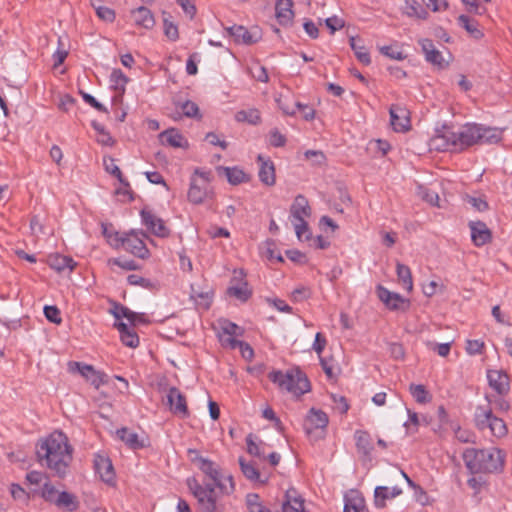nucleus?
Here are the masks:
<instances>
[{
	"label": "nucleus",
	"instance_id": "37998d69",
	"mask_svg": "<svg viewBox=\"0 0 512 512\" xmlns=\"http://www.w3.org/2000/svg\"><path fill=\"white\" fill-rule=\"evenodd\" d=\"M396 273L400 282H402L403 286L407 291H412L413 289V281L411 270L407 265L397 263Z\"/></svg>",
	"mask_w": 512,
	"mask_h": 512
},
{
	"label": "nucleus",
	"instance_id": "e433bc0d",
	"mask_svg": "<svg viewBox=\"0 0 512 512\" xmlns=\"http://www.w3.org/2000/svg\"><path fill=\"white\" fill-rule=\"evenodd\" d=\"M356 447L359 453L369 456L373 450L370 434L366 431L357 430L355 432Z\"/></svg>",
	"mask_w": 512,
	"mask_h": 512
},
{
	"label": "nucleus",
	"instance_id": "f8f14e48",
	"mask_svg": "<svg viewBox=\"0 0 512 512\" xmlns=\"http://www.w3.org/2000/svg\"><path fill=\"white\" fill-rule=\"evenodd\" d=\"M227 32L232 36L237 43L251 45L258 42L261 34L257 28L249 31L242 25H234L227 28Z\"/></svg>",
	"mask_w": 512,
	"mask_h": 512
},
{
	"label": "nucleus",
	"instance_id": "09e8293b",
	"mask_svg": "<svg viewBox=\"0 0 512 512\" xmlns=\"http://www.w3.org/2000/svg\"><path fill=\"white\" fill-rule=\"evenodd\" d=\"M216 487L219 489V493L222 495H230L235 491V482L232 475L223 476L221 474L220 481H218Z\"/></svg>",
	"mask_w": 512,
	"mask_h": 512
},
{
	"label": "nucleus",
	"instance_id": "4d7b16f0",
	"mask_svg": "<svg viewBox=\"0 0 512 512\" xmlns=\"http://www.w3.org/2000/svg\"><path fill=\"white\" fill-rule=\"evenodd\" d=\"M293 224H294L296 235L299 240H302L303 238L305 240H309L311 238L309 226H308V223L305 221V219L294 220Z\"/></svg>",
	"mask_w": 512,
	"mask_h": 512
},
{
	"label": "nucleus",
	"instance_id": "dca6fc26",
	"mask_svg": "<svg viewBox=\"0 0 512 512\" xmlns=\"http://www.w3.org/2000/svg\"><path fill=\"white\" fill-rule=\"evenodd\" d=\"M328 416L322 410L311 408L305 418L304 429L310 434L313 429H324L328 424Z\"/></svg>",
	"mask_w": 512,
	"mask_h": 512
},
{
	"label": "nucleus",
	"instance_id": "4c0bfd02",
	"mask_svg": "<svg viewBox=\"0 0 512 512\" xmlns=\"http://www.w3.org/2000/svg\"><path fill=\"white\" fill-rule=\"evenodd\" d=\"M350 46L359 62L364 65H369L371 63L369 52L363 45L360 38L350 37Z\"/></svg>",
	"mask_w": 512,
	"mask_h": 512
},
{
	"label": "nucleus",
	"instance_id": "1a4fd4ad",
	"mask_svg": "<svg viewBox=\"0 0 512 512\" xmlns=\"http://www.w3.org/2000/svg\"><path fill=\"white\" fill-rule=\"evenodd\" d=\"M390 123L396 132H407L411 128L410 112L401 105H392L389 109Z\"/></svg>",
	"mask_w": 512,
	"mask_h": 512
},
{
	"label": "nucleus",
	"instance_id": "f704fd0d",
	"mask_svg": "<svg viewBox=\"0 0 512 512\" xmlns=\"http://www.w3.org/2000/svg\"><path fill=\"white\" fill-rule=\"evenodd\" d=\"M207 196V187L199 185L195 178H191L188 200L193 204H201Z\"/></svg>",
	"mask_w": 512,
	"mask_h": 512
},
{
	"label": "nucleus",
	"instance_id": "7ed1b4c3",
	"mask_svg": "<svg viewBox=\"0 0 512 512\" xmlns=\"http://www.w3.org/2000/svg\"><path fill=\"white\" fill-rule=\"evenodd\" d=\"M505 452L497 447L484 449L466 448L462 458L471 474H491L503 471Z\"/></svg>",
	"mask_w": 512,
	"mask_h": 512
},
{
	"label": "nucleus",
	"instance_id": "de8ad7c7",
	"mask_svg": "<svg viewBox=\"0 0 512 512\" xmlns=\"http://www.w3.org/2000/svg\"><path fill=\"white\" fill-rule=\"evenodd\" d=\"M109 311L117 320H119L121 318L128 319V318L135 317L133 311H131L128 307H126L116 301H111V308Z\"/></svg>",
	"mask_w": 512,
	"mask_h": 512
},
{
	"label": "nucleus",
	"instance_id": "49530a36",
	"mask_svg": "<svg viewBox=\"0 0 512 512\" xmlns=\"http://www.w3.org/2000/svg\"><path fill=\"white\" fill-rule=\"evenodd\" d=\"M94 130L98 133L97 141L105 146H112L114 144V140L110 133L105 129V127L97 121H92L91 123Z\"/></svg>",
	"mask_w": 512,
	"mask_h": 512
},
{
	"label": "nucleus",
	"instance_id": "473e14b6",
	"mask_svg": "<svg viewBox=\"0 0 512 512\" xmlns=\"http://www.w3.org/2000/svg\"><path fill=\"white\" fill-rule=\"evenodd\" d=\"M221 341L223 345L231 349L239 348L242 357L246 360H251L254 357V350L247 342L235 338H221Z\"/></svg>",
	"mask_w": 512,
	"mask_h": 512
},
{
	"label": "nucleus",
	"instance_id": "2eb2a0df",
	"mask_svg": "<svg viewBox=\"0 0 512 512\" xmlns=\"http://www.w3.org/2000/svg\"><path fill=\"white\" fill-rule=\"evenodd\" d=\"M94 468L102 481L107 484H113L115 480V471L111 460L103 455H96L94 459Z\"/></svg>",
	"mask_w": 512,
	"mask_h": 512
},
{
	"label": "nucleus",
	"instance_id": "39448f33",
	"mask_svg": "<svg viewBox=\"0 0 512 512\" xmlns=\"http://www.w3.org/2000/svg\"><path fill=\"white\" fill-rule=\"evenodd\" d=\"M268 378L281 390H286L297 397L309 392L311 389L307 376L299 369H290L286 372L272 370L269 372Z\"/></svg>",
	"mask_w": 512,
	"mask_h": 512
},
{
	"label": "nucleus",
	"instance_id": "aec40b11",
	"mask_svg": "<svg viewBox=\"0 0 512 512\" xmlns=\"http://www.w3.org/2000/svg\"><path fill=\"white\" fill-rule=\"evenodd\" d=\"M216 171L219 176H225L231 185H239L249 181L248 175L238 167L217 166Z\"/></svg>",
	"mask_w": 512,
	"mask_h": 512
},
{
	"label": "nucleus",
	"instance_id": "cd10ccee",
	"mask_svg": "<svg viewBox=\"0 0 512 512\" xmlns=\"http://www.w3.org/2000/svg\"><path fill=\"white\" fill-rule=\"evenodd\" d=\"M239 465L243 475L248 480L261 484H265L268 481V477L261 478V474L253 462H246L243 457H240Z\"/></svg>",
	"mask_w": 512,
	"mask_h": 512
},
{
	"label": "nucleus",
	"instance_id": "423d86ee",
	"mask_svg": "<svg viewBox=\"0 0 512 512\" xmlns=\"http://www.w3.org/2000/svg\"><path fill=\"white\" fill-rule=\"evenodd\" d=\"M144 237H147V235L143 231L140 233L131 231L125 234V236H119V233L115 232V242H110V245L115 248L122 247L134 256L144 259L149 256V250L143 240Z\"/></svg>",
	"mask_w": 512,
	"mask_h": 512
},
{
	"label": "nucleus",
	"instance_id": "ddd939ff",
	"mask_svg": "<svg viewBox=\"0 0 512 512\" xmlns=\"http://www.w3.org/2000/svg\"><path fill=\"white\" fill-rule=\"evenodd\" d=\"M167 403L170 410L183 418L188 416V407L185 396L176 387H171L167 394Z\"/></svg>",
	"mask_w": 512,
	"mask_h": 512
},
{
	"label": "nucleus",
	"instance_id": "bb28decb",
	"mask_svg": "<svg viewBox=\"0 0 512 512\" xmlns=\"http://www.w3.org/2000/svg\"><path fill=\"white\" fill-rule=\"evenodd\" d=\"M119 333L122 343L130 348H136L139 345V337L135 331L131 330L126 323L117 322L114 325Z\"/></svg>",
	"mask_w": 512,
	"mask_h": 512
},
{
	"label": "nucleus",
	"instance_id": "a19ab883",
	"mask_svg": "<svg viewBox=\"0 0 512 512\" xmlns=\"http://www.w3.org/2000/svg\"><path fill=\"white\" fill-rule=\"evenodd\" d=\"M237 122H246L251 125H257L261 122V115L258 109L250 108L248 110H240L235 114Z\"/></svg>",
	"mask_w": 512,
	"mask_h": 512
},
{
	"label": "nucleus",
	"instance_id": "6ab92c4d",
	"mask_svg": "<svg viewBox=\"0 0 512 512\" xmlns=\"http://www.w3.org/2000/svg\"><path fill=\"white\" fill-rule=\"evenodd\" d=\"M292 0H277L275 4V15L280 25L286 26L292 23L294 11Z\"/></svg>",
	"mask_w": 512,
	"mask_h": 512
},
{
	"label": "nucleus",
	"instance_id": "f03ea898",
	"mask_svg": "<svg viewBox=\"0 0 512 512\" xmlns=\"http://www.w3.org/2000/svg\"><path fill=\"white\" fill-rule=\"evenodd\" d=\"M479 124H465L457 131L444 127L441 132L431 139V145L440 151H462L472 145L479 144Z\"/></svg>",
	"mask_w": 512,
	"mask_h": 512
},
{
	"label": "nucleus",
	"instance_id": "5fc2aeb1",
	"mask_svg": "<svg viewBox=\"0 0 512 512\" xmlns=\"http://www.w3.org/2000/svg\"><path fill=\"white\" fill-rule=\"evenodd\" d=\"M464 200L479 212H484L489 208V205L483 196L466 195Z\"/></svg>",
	"mask_w": 512,
	"mask_h": 512
},
{
	"label": "nucleus",
	"instance_id": "c03bdc74",
	"mask_svg": "<svg viewBox=\"0 0 512 512\" xmlns=\"http://www.w3.org/2000/svg\"><path fill=\"white\" fill-rule=\"evenodd\" d=\"M103 162L106 172L116 177L123 186H130L129 182L123 177L120 168L115 164V160L112 157H104Z\"/></svg>",
	"mask_w": 512,
	"mask_h": 512
},
{
	"label": "nucleus",
	"instance_id": "338daca9",
	"mask_svg": "<svg viewBox=\"0 0 512 512\" xmlns=\"http://www.w3.org/2000/svg\"><path fill=\"white\" fill-rule=\"evenodd\" d=\"M96 14L101 20L106 22H113L115 19L114 10L103 5H96Z\"/></svg>",
	"mask_w": 512,
	"mask_h": 512
},
{
	"label": "nucleus",
	"instance_id": "ea45409f",
	"mask_svg": "<svg viewBox=\"0 0 512 512\" xmlns=\"http://www.w3.org/2000/svg\"><path fill=\"white\" fill-rule=\"evenodd\" d=\"M480 130L479 144H493L502 139V131L498 128L484 127L480 125Z\"/></svg>",
	"mask_w": 512,
	"mask_h": 512
},
{
	"label": "nucleus",
	"instance_id": "13d9d810",
	"mask_svg": "<svg viewBox=\"0 0 512 512\" xmlns=\"http://www.w3.org/2000/svg\"><path fill=\"white\" fill-rule=\"evenodd\" d=\"M163 15L164 34L169 40L176 41L179 38L178 27L166 17L165 12Z\"/></svg>",
	"mask_w": 512,
	"mask_h": 512
},
{
	"label": "nucleus",
	"instance_id": "412c9836",
	"mask_svg": "<svg viewBox=\"0 0 512 512\" xmlns=\"http://www.w3.org/2000/svg\"><path fill=\"white\" fill-rule=\"evenodd\" d=\"M231 283L232 284L227 289L228 295L233 296L242 302H246L251 297L252 290L249 288L247 281L242 278L238 281L235 276Z\"/></svg>",
	"mask_w": 512,
	"mask_h": 512
},
{
	"label": "nucleus",
	"instance_id": "bf43d9fd",
	"mask_svg": "<svg viewBox=\"0 0 512 512\" xmlns=\"http://www.w3.org/2000/svg\"><path fill=\"white\" fill-rule=\"evenodd\" d=\"M181 110L186 117L189 118H201L198 105L190 100L185 101L181 104Z\"/></svg>",
	"mask_w": 512,
	"mask_h": 512
},
{
	"label": "nucleus",
	"instance_id": "6e6d98bb",
	"mask_svg": "<svg viewBox=\"0 0 512 512\" xmlns=\"http://www.w3.org/2000/svg\"><path fill=\"white\" fill-rule=\"evenodd\" d=\"M246 444H247V452L256 457H264V449L263 446L265 445L264 442L260 441L259 444L253 441L252 435H248L246 438Z\"/></svg>",
	"mask_w": 512,
	"mask_h": 512
},
{
	"label": "nucleus",
	"instance_id": "a211bd4d",
	"mask_svg": "<svg viewBox=\"0 0 512 512\" xmlns=\"http://www.w3.org/2000/svg\"><path fill=\"white\" fill-rule=\"evenodd\" d=\"M257 162L260 164L258 172L260 181L266 186H274L276 182L274 163L270 159H265L262 155L257 156Z\"/></svg>",
	"mask_w": 512,
	"mask_h": 512
},
{
	"label": "nucleus",
	"instance_id": "680f3d73",
	"mask_svg": "<svg viewBox=\"0 0 512 512\" xmlns=\"http://www.w3.org/2000/svg\"><path fill=\"white\" fill-rule=\"evenodd\" d=\"M380 52L394 60H403L406 57L396 45L382 46L380 47Z\"/></svg>",
	"mask_w": 512,
	"mask_h": 512
},
{
	"label": "nucleus",
	"instance_id": "9b49d317",
	"mask_svg": "<svg viewBox=\"0 0 512 512\" xmlns=\"http://www.w3.org/2000/svg\"><path fill=\"white\" fill-rule=\"evenodd\" d=\"M142 223L155 236L165 238L170 234V230L166 227L164 221L156 216L150 210L142 209L140 212Z\"/></svg>",
	"mask_w": 512,
	"mask_h": 512
},
{
	"label": "nucleus",
	"instance_id": "7c9ffc66",
	"mask_svg": "<svg viewBox=\"0 0 512 512\" xmlns=\"http://www.w3.org/2000/svg\"><path fill=\"white\" fill-rule=\"evenodd\" d=\"M132 13L135 24L146 29H151L154 26L155 20L148 8L141 6L134 10Z\"/></svg>",
	"mask_w": 512,
	"mask_h": 512
},
{
	"label": "nucleus",
	"instance_id": "0e129e2a",
	"mask_svg": "<svg viewBox=\"0 0 512 512\" xmlns=\"http://www.w3.org/2000/svg\"><path fill=\"white\" fill-rule=\"evenodd\" d=\"M44 315L48 321L54 324H60L62 319L60 317V310L56 306L47 305L44 307Z\"/></svg>",
	"mask_w": 512,
	"mask_h": 512
},
{
	"label": "nucleus",
	"instance_id": "603ef678",
	"mask_svg": "<svg viewBox=\"0 0 512 512\" xmlns=\"http://www.w3.org/2000/svg\"><path fill=\"white\" fill-rule=\"evenodd\" d=\"M61 491L57 490L52 484L46 482L41 490V497L49 504L54 505L57 496L60 495Z\"/></svg>",
	"mask_w": 512,
	"mask_h": 512
},
{
	"label": "nucleus",
	"instance_id": "c9c22d12",
	"mask_svg": "<svg viewBox=\"0 0 512 512\" xmlns=\"http://www.w3.org/2000/svg\"><path fill=\"white\" fill-rule=\"evenodd\" d=\"M198 468L213 481V483H211L212 485L216 486L218 481H220L221 469L210 459L206 458L205 460H201V464Z\"/></svg>",
	"mask_w": 512,
	"mask_h": 512
},
{
	"label": "nucleus",
	"instance_id": "4468645a",
	"mask_svg": "<svg viewBox=\"0 0 512 512\" xmlns=\"http://www.w3.org/2000/svg\"><path fill=\"white\" fill-rule=\"evenodd\" d=\"M469 228L471 230V240L475 246L481 247L491 242L492 232L486 223L482 221H471Z\"/></svg>",
	"mask_w": 512,
	"mask_h": 512
},
{
	"label": "nucleus",
	"instance_id": "9d476101",
	"mask_svg": "<svg viewBox=\"0 0 512 512\" xmlns=\"http://www.w3.org/2000/svg\"><path fill=\"white\" fill-rule=\"evenodd\" d=\"M378 298L386 305L390 310H405L409 307V301L403 298L400 294L391 292L382 285H378L376 288Z\"/></svg>",
	"mask_w": 512,
	"mask_h": 512
},
{
	"label": "nucleus",
	"instance_id": "69168bd1",
	"mask_svg": "<svg viewBox=\"0 0 512 512\" xmlns=\"http://www.w3.org/2000/svg\"><path fill=\"white\" fill-rule=\"evenodd\" d=\"M311 296V290L305 286H299L291 292V299L294 302H302Z\"/></svg>",
	"mask_w": 512,
	"mask_h": 512
},
{
	"label": "nucleus",
	"instance_id": "393cba45",
	"mask_svg": "<svg viewBox=\"0 0 512 512\" xmlns=\"http://www.w3.org/2000/svg\"><path fill=\"white\" fill-rule=\"evenodd\" d=\"M110 81L112 83V88L116 92V95L113 97V101L121 102L125 93V86L128 83L129 78L120 69H114L111 73Z\"/></svg>",
	"mask_w": 512,
	"mask_h": 512
},
{
	"label": "nucleus",
	"instance_id": "f257e3e1",
	"mask_svg": "<svg viewBox=\"0 0 512 512\" xmlns=\"http://www.w3.org/2000/svg\"><path fill=\"white\" fill-rule=\"evenodd\" d=\"M72 447L61 431H55L36 445L37 460L55 476L64 478L72 461Z\"/></svg>",
	"mask_w": 512,
	"mask_h": 512
},
{
	"label": "nucleus",
	"instance_id": "0eeeda50",
	"mask_svg": "<svg viewBox=\"0 0 512 512\" xmlns=\"http://www.w3.org/2000/svg\"><path fill=\"white\" fill-rule=\"evenodd\" d=\"M68 370L71 373H79L87 381L91 383L95 388H99L105 383V375L94 369L92 365L84 364L81 362L70 361L68 363Z\"/></svg>",
	"mask_w": 512,
	"mask_h": 512
},
{
	"label": "nucleus",
	"instance_id": "3c124183",
	"mask_svg": "<svg viewBox=\"0 0 512 512\" xmlns=\"http://www.w3.org/2000/svg\"><path fill=\"white\" fill-rule=\"evenodd\" d=\"M418 195L426 202L433 206L439 207V195L437 192L423 186H418Z\"/></svg>",
	"mask_w": 512,
	"mask_h": 512
},
{
	"label": "nucleus",
	"instance_id": "2f4dec72",
	"mask_svg": "<svg viewBox=\"0 0 512 512\" xmlns=\"http://www.w3.org/2000/svg\"><path fill=\"white\" fill-rule=\"evenodd\" d=\"M117 436L123 441L129 448L137 450L144 447V443L139 440L138 434L129 430L128 428H121L117 430Z\"/></svg>",
	"mask_w": 512,
	"mask_h": 512
},
{
	"label": "nucleus",
	"instance_id": "58836bf2",
	"mask_svg": "<svg viewBox=\"0 0 512 512\" xmlns=\"http://www.w3.org/2000/svg\"><path fill=\"white\" fill-rule=\"evenodd\" d=\"M402 9L404 14L409 17H415L423 20L428 17V12L416 0H405V6Z\"/></svg>",
	"mask_w": 512,
	"mask_h": 512
},
{
	"label": "nucleus",
	"instance_id": "6e6552de",
	"mask_svg": "<svg viewBox=\"0 0 512 512\" xmlns=\"http://www.w3.org/2000/svg\"><path fill=\"white\" fill-rule=\"evenodd\" d=\"M489 387L497 396H506L510 392V377L504 370H487Z\"/></svg>",
	"mask_w": 512,
	"mask_h": 512
},
{
	"label": "nucleus",
	"instance_id": "8fccbe9b",
	"mask_svg": "<svg viewBox=\"0 0 512 512\" xmlns=\"http://www.w3.org/2000/svg\"><path fill=\"white\" fill-rule=\"evenodd\" d=\"M344 512H366L364 499L362 497L346 499Z\"/></svg>",
	"mask_w": 512,
	"mask_h": 512
},
{
	"label": "nucleus",
	"instance_id": "f3484780",
	"mask_svg": "<svg viewBox=\"0 0 512 512\" xmlns=\"http://www.w3.org/2000/svg\"><path fill=\"white\" fill-rule=\"evenodd\" d=\"M419 45L421 46L422 52L425 55L427 62L438 66L439 68L445 67V61L442 53L437 50L430 39H419Z\"/></svg>",
	"mask_w": 512,
	"mask_h": 512
},
{
	"label": "nucleus",
	"instance_id": "72a5a7b5",
	"mask_svg": "<svg viewBox=\"0 0 512 512\" xmlns=\"http://www.w3.org/2000/svg\"><path fill=\"white\" fill-rule=\"evenodd\" d=\"M284 512H305L304 500L296 496L295 490H288L286 492V501L283 503Z\"/></svg>",
	"mask_w": 512,
	"mask_h": 512
},
{
	"label": "nucleus",
	"instance_id": "c756f323",
	"mask_svg": "<svg viewBox=\"0 0 512 512\" xmlns=\"http://www.w3.org/2000/svg\"><path fill=\"white\" fill-rule=\"evenodd\" d=\"M48 264L52 269L58 272L65 269L73 270L76 265L75 261L71 257L60 254L50 255L48 257Z\"/></svg>",
	"mask_w": 512,
	"mask_h": 512
},
{
	"label": "nucleus",
	"instance_id": "774afa93",
	"mask_svg": "<svg viewBox=\"0 0 512 512\" xmlns=\"http://www.w3.org/2000/svg\"><path fill=\"white\" fill-rule=\"evenodd\" d=\"M127 282L130 285L141 286V287H144V288H147V289H151L153 287V283L149 279L141 277V276L136 275V274H130L127 277Z\"/></svg>",
	"mask_w": 512,
	"mask_h": 512
},
{
	"label": "nucleus",
	"instance_id": "a18cd8bd",
	"mask_svg": "<svg viewBox=\"0 0 512 512\" xmlns=\"http://www.w3.org/2000/svg\"><path fill=\"white\" fill-rule=\"evenodd\" d=\"M409 392L413 396L416 402L425 404L431 400L429 392L426 387L422 384H410Z\"/></svg>",
	"mask_w": 512,
	"mask_h": 512
},
{
	"label": "nucleus",
	"instance_id": "c85d7f7f",
	"mask_svg": "<svg viewBox=\"0 0 512 512\" xmlns=\"http://www.w3.org/2000/svg\"><path fill=\"white\" fill-rule=\"evenodd\" d=\"M159 138L162 144H167L174 148L184 147V144H187L182 134L173 128L160 133Z\"/></svg>",
	"mask_w": 512,
	"mask_h": 512
},
{
	"label": "nucleus",
	"instance_id": "052dcab7",
	"mask_svg": "<svg viewBox=\"0 0 512 512\" xmlns=\"http://www.w3.org/2000/svg\"><path fill=\"white\" fill-rule=\"evenodd\" d=\"M222 332L227 335V338H234V336H241L243 329L233 322L225 320L221 325Z\"/></svg>",
	"mask_w": 512,
	"mask_h": 512
},
{
	"label": "nucleus",
	"instance_id": "864d4df0",
	"mask_svg": "<svg viewBox=\"0 0 512 512\" xmlns=\"http://www.w3.org/2000/svg\"><path fill=\"white\" fill-rule=\"evenodd\" d=\"M490 432L497 438L504 437L508 432L504 420L493 415Z\"/></svg>",
	"mask_w": 512,
	"mask_h": 512
},
{
	"label": "nucleus",
	"instance_id": "b1692460",
	"mask_svg": "<svg viewBox=\"0 0 512 512\" xmlns=\"http://www.w3.org/2000/svg\"><path fill=\"white\" fill-rule=\"evenodd\" d=\"M402 494L399 487L388 488L386 486H377L374 491V504L377 508H384L386 500L395 498Z\"/></svg>",
	"mask_w": 512,
	"mask_h": 512
},
{
	"label": "nucleus",
	"instance_id": "a878e982",
	"mask_svg": "<svg viewBox=\"0 0 512 512\" xmlns=\"http://www.w3.org/2000/svg\"><path fill=\"white\" fill-rule=\"evenodd\" d=\"M493 415L494 414L492 413L491 408L477 406L476 410H475V414H474L475 426L481 431H484L486 429L490 430L491 425H492Z\"/></svg>",
	"mask_w": 512,
	"mask_h": 512
},
{
	"label": "nucleus",
	"instance_id": "e2e57ef3",
	"mask_svg": "<svg viewBox=\"0 0 512 512\" xmlns=\"http://www.w3.org/2000/svg\"><path fill=\"white\" fill-rule=\"evenodd\" d=\"M505 396H495L486 394L485 399L489 404H494L500 411L507 412L510 409V404L504 399Z\"/></svg>",
	"mask_w": 512,
	"mask_h": 512
},
{
	"label": "nucleus",
	"instance_id": "20e7f679",
	"mask_svg": "<svg viewBox=\"0 0 512 512\" xmlns=\"http://www.w3.org/2000/svg\"><path fill=\"white\" fill-rule=\"evenodd\" d=\"M187 486L197 500L198 512H224V504L216 486L211 483L200 484L195 477L187 479Z\"/></svg>",
	"mask_w": 512,
	"mask_h": 512
},
{
	"label": "nucleus",
	"instance_id": "4be33fe9",
	"mask_svg": "<svg viewBox=\"0 0 512 512\" xmlns=\"http://www.w3.org/2000/svg\"><path fill=\"white\" fill-rule=\"evenodd\" d=\"M54 505L64 512H75L79 509L80 502L76 495L67 491H61L56 501H54Z\"/></svg>",
	"mask_w": 512,
	"mask_h": 512
},
{
	"label": "nucleus",
	"instance_id": "5701e85b",
	"mask_svg": "<svg viewBox=\"0 0 512 512\" xmlns=\"http://www.w3.org/2000/svg\"><path fill=\"white\" fill-rule=\"evenodd\" d=\"M291 216L294 220L305 219L306 217H310L311 208L309 206V202L304 195H297L291 205L290 208Z\"/></svg>",
	"mask_w": 512,
	"mask_h": 512
},
{
	"label": "nucleus",
	"instance_id": "79ce46f5",
	"mask_svg": "<svg viewBox=\"0 0 512 512\" xmlns=\"http://www.w3.org/2000/svg\"><path fill=\"white\" fill-rule=\"evenodd\" d=\"M458 23L463 27L474 39H480L483 37L482 31L479 29L477 21L471 20L466 15H460L458 17Z\"/></svg>",
	"mask_w": 512,
	"mask_h": 512
}]
</instances>
